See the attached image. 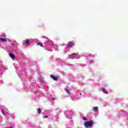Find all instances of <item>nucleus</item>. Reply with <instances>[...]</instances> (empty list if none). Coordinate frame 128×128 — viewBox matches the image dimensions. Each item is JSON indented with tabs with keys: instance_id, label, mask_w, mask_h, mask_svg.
Returning a JSON list of instances; mask_svg holds the SVG:
<instances>
[{
	"instance_id": "obj_1",
	"label": "nucleus",
	"mask_w": 128,
	"mask_h": 128,
	"mask_svg": "<svg viewBox=\"0 0 128 128\" xmlns=\"http://www.w3.org/2000/svg\"><path fill=\"white\" fill-rule=\"evenodd\" d=\"M94 124V121L90 120L84 122V126L86 128H92Z\"/></svg>"
},
{
	"instance_id": "obj_2",
	"label": "nucleus",
	"mask_w": 128,
	"mask_h": 128,
	"mask_svg": "<svg viewBox=\"0 0 128 128\" xmlns=\"http://www.w3.org/2000/svg\"><path fill=\"white\" fill-rule=\"evenodd\" d=\"M50 78L54 80H58V77L54 76V75H50Z\"/></svg>"
},
{
	"instance_id": "obj_3",
	"label": "nucleus",
	"mask_w": 128,
	"mask_h": 128,
	"mask_svg": "<svg viewBox=\"0 0 128 128\" xmlns=\"http://www.w3.org/2000/svg\"><path fill=\"white\" fill-rule=\"evenodd\" d=\"M74 46V43L72 42H68V46Z\"/></svg>"
},
{
	"instance_id": "obj_4",
	"label": "nucleus",
	"mask_w": 128,
	"mask_h": 128,
	"mask_svg": "<svg viewBox=\"0 0 128 128\" xmlns=\"http://www.w3.org/2000/svg\"><path fill=\"white\" fill-rule=\"evenodd\" d=\"M10 58H12V60H14V58H16V56L12 53H10Z\"/></svg>"
},
{
	"instance_id": "obj_5",
	"label": "nucleus",
	"mask_w": 128,
	"mask_h": 128,
	"mask_svg": "<svg viewBox=\"0 0 128 128\" xmlns=\"http://www.w3.org/2000/svg\"><path fill=\"white\" fill-rule=\"evenodd\" d=\"M102 92L104 94H108V91H106V88H102Z\"/></svg>"
},
{
	"instance_id": "obj_6",
	"label": "nucleus",
	"mask_w": 128,
	"mask_h": 128,
	"mask_svg": "<svg viewBox=\"0 0 128 128\" xmlns=\"http://www.w3.org/2000/svg\"><path fill=\"white\" fill-rule=\"evenodd\" d=\"M0 40H2V42H6V38H0Z\"/></svg>"
},
{
	"instance_id": "obj_7",
	"label": "nucleus",
	"mask_w": 128,
	"mask_h": 128,
	"mask_svg": "<svg viewBox=\"0 0 128 128\" xmlns=\"http://www.w3.org/2000/svg\"><path fill=\"white\" fill-rule=\"evenodd\" d=\"M37 44L38 46H42V48L44 47V45L42 44V42H38V43H37Z\"/></svg>"
},
{
	"instance_id": "obj_8",
	"label": "nucleus",
	"mask_w": 128,
	"mask_h": 128,
	"mask_svg": "<svg viewBox=\"0 0 128 128\" xmlns=\"http://www.w3.org/2000/svg\"><path fill=\"white\" fill-rule=\"evenodd\" d=\"M94 112H98V107H94Z\"/></svg>"
},
{
	"instance_id": "obj_9",
	"label": "nucleus",
	"mask_w": 128,
	"mask_h": 128,
	"mask_svg": "<svg viewBox=\"0 0 128 128\" xmlns=\"http://www.w3.org/2000/svg\"><path fill=\"white\" fill-rule=\"evenodd\" d=\"M65 90L67 92V94H70V90H68V89L65 88Z\"/></svg>"
},
{
	"instance_id": "obj_10",
	"label": "nucleus",
	"mask_w": 128,
	"mask_h": 128,
	"mask_svg": "<svg viewBox=\"0 0 128 128\" xmlns=\"http://www.w3.org/2000/svg\"><path fill=\"white\" fill-rule=\"evenodd\" d=\"M26 44H30V40L28 39L26 40Z\"/></svg>"
},
{
	"instance_id": "obj_11",
	"label": "nucleus",
	"mask_w": 128,
	"mask_h": 128,
	"mask_svg": "<svg viewBox=\"0 0 128 128\" xmlns=\"http://www.w3.org/2000/svg\"><path fill=\"white\" fill-rule=\"evenodd\" d=\"M41 112H42V110H40V108H39L38 109V114H40Z\"/></svg>"
},
{
	"instance_id": "obj_12",
	"label": "nucleus",
	"mask_w": 128,
	"mask_h": 128,
	"mask_svg": "<svg viewBox=\"0 0 128 128\" xmlns=\"http://www.w3.org/2000/svg\"><path fill=\"white\" fill-rule=\"evenodd\" d=\"M2 113L4 114V116H6V113L4 112V110L3 109L2 110Z\"/></svg>"
},
{
	"instance_id": "obj_13",
	"label": "nucleus",
	"mask_w": 128,
	"mask_h": 128,
	"mask_svg": "<svg viewBox=\"0 0 128 128\" xmlns=\"http://www.w3.org/2000/svg\"><path fill=\"white\" fill-rule=\"evenodd\" d=\"M82 120H88V118H86L84 116V117L82 118Z\"/></svg>"
},
{
	"instance_id": "obj_14",
	"label": "nucleus",
	"mask_w": 128,
	"mask_h": 128,
	"mask_svg": "<svg viewBox=\"0 0 128 128\" xmlns=\"http://www.w3.org/2000/svg\"><path fill=\"white\" fill-rule=\"evenodd\" d=\"M76 56V54H74L71 55L72 56Z\"/></svg>"
},
{
	"instance_id": "obj_15",
	"label": "nucleus",
	"mask_w": 128,
	"mask_h": 128,
	"mask_svg": "<svg viewBox=\"0 0 128 128\" xmlns=\"http://www.w3.org/2000/svg\"><path fill=\"white\" fill-rule=\"evenodd\" d=\"M6 41H7V42H10V39H7V40H6Z\"/></svg>"
},
{
	"instance_id": "obj_16",
	"label": "nucleus",
	"mask_w": 128,
	"mask_h": 128,
	"mask_svg": "<svg viewBox=\"0 0 128 128\" xmlns=\"http://www.w3.org/2000/svg\"><path fill=\"white\" fill-rule=\"evenodd\" d=\"M55 98H52V100H54Z\"/></svg>"
},
{
	"instance_id": "obj_17",
	"label": "nucleus",
	"mask_w": 128,
	"mask_h": 128,
	"mask_svg": "<svg viewBox=\"0 0 128 128\" xmlns=\"http://www.w3.org/2000/svg\"><path fill=\"white\" fill-rule=\"evenodd\" d=\"M12 44V46H14V44Z\"/></svg>"
},
{
	"instance_id": "obj_18",
	"label": "nucleus",
	"mask_w": 128,
	"mask_h": 128,
	"mask_svg": "<svg viewBox=\"0 0 128 128\" xmlns=\"http://www.w3.org/2000/svg\"><path fill=\"white\" fill-rule=\"evenodd\" d=\"M45 118H48V116H45Z\"/></svg>"
}]
</instances>
